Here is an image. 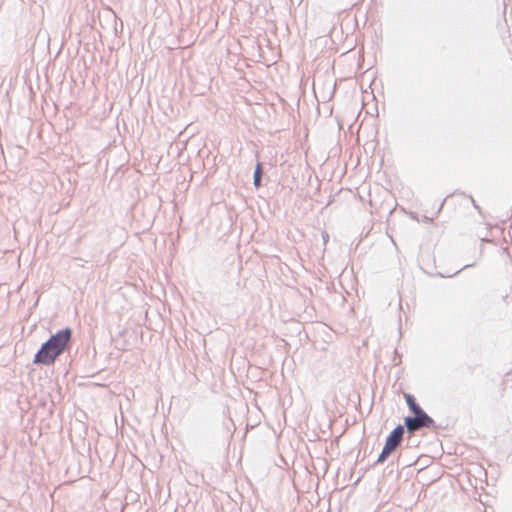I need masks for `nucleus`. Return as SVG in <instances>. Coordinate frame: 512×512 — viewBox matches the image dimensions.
<instances>
[{
    "label": "nucleus",
    "instance_id": "obj_1",
    "mask_svg": "<svg viewBox=\"0 0 512 512\" xmlns=\"http://www.w3.org/2000/svg\"><path fill=\"white\" fill-rule=\"evenodd\" d=\"M72 342V329L59 330L44 342L34 356L33 363L37 365L50 366L65 351L70 349Z\"/></svg>",
    "mask_w": 512,
    "mask_h": 512
},
{
    "label": "nucleus",
    "instance_id": "obj_3",
    "mask_svg": "<svg viewBox=\"0 0 512 512\" xmlns=\"http://www.w3.org/2000/svg\"><path fill=\"white\" fill-rule=\"evenodd\" d=\"M404 433L405 429L403 425L396 426L386 438L385 444L395 452L403 441Z\"/></svg>",
    "mask_w": 512,
    "mask_h": 512
},
{
    "label": "nucleus",
    "instance_id": "obj_6",
    "mask_svg": "<svg viewBox=\"0 0 512 512\" xmlns=\"http://www.w3.org/2000/svg\"><path fill=\"white\" fill-rule=\"evenodd\" d=\"M393 452L394 451L385 444L382 449V452L380 453L378 459L375 462V465L384 463Z\"/></svg>",
    "mask_w": 512,
    "mask_h": 512
},
{
    "label": "nucleus",
    "instance_id": "obj_5",
    "mask_svg": "<svg viewBox=\"0 0 512 512\" xmlns=\"http://www.w3.org/2000/svg\"><path fill=\"white\" fill-rule=\"evenodd\" d=\"M405 400H406V403L410 409V411L415 414V413H420L421 411H423V409L419 406V404L416 402L415 398L413 395L411 394H405Z\"/></svg>",
    "mask_w": 512,
    "mask_h": 512
},
{
    "label": "nucleus",
    "instance_id": "obj_8",
    "mask_svg": "<svg viewBox=\"0 0 512 512\" xmlns=\"http://www.w3.org/2000/svg\"><path fill=\"white\" fill-rule=\"evenodd\" d=\"M470 199H471V202L473 204V206L477 209V210H480V207L477 205L476 201L473 199L472 196H470Z\"/></svg>",
    "mask_w": 512,
    "mask_h": 512
},
{
    "label": "nucleus",
    "instance_id": "obj_2",
    "mask_svg": "<svg viewBox=\"0 0 512 512\" xmlns=\"http://www.w3.org/2000/svg\"><path fill=\"white\" fill-rule=\"evenodd\" d=\"M434 425V420L423 410L420 413L413 414V416L405 417L403 426L412 434L421 429L432 428Z\"/></svg>",
    "mask_w": 512,
    "mask_h": 512
},
{
    "label": "nucleus",
    "instance_id": "obj_7",
    "mask_svg": "<svg viewBox=\"0 0 512 512\" xmlns=\"http://www.w3.org/2000/svg\"><path fill=\"white\" fill-rule=\"evenodd\" d=\"M321 235H322L323 243H324V245H326L329 241V234L327 231L324 230V231H322Z\"/></svg>",
    "mask_w": 512,
    "mask_h": 512
},
{
    "label": "nucleus",
    "instance_id": "obj_4",
    "mask_svg": "<svg viewBox=\"0 0 512 512\" xmlns=\"http://www.w3.org/2000/svg\"><path fill=\"white\" fill-rule=\"evenodd\" d=\"M262 177H263V167L261 162H257L254 175H253V184L258 189L262 184Z\"/></svg>",
    "mask_w": 512,
    "mask_h": 512
}]
</instances>
